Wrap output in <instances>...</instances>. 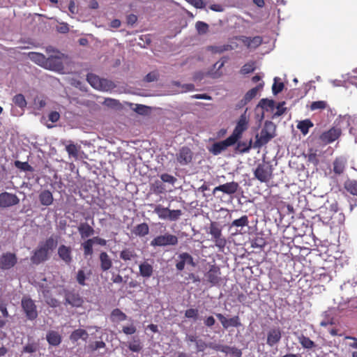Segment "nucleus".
Segmentation results:
<instances>
[{"label": "nucleus", "instance_id": "nucleus-1", "mask_svg": "<svg viewBox=\"0 0 357 357\" xmlns=\"http://www.w3.org/2000/svg\"><path fill=\"white\" fill-rule=\"evenodd\" d=\"M57 245V241L53 236L47 238L45 242L40 243L31 257V261L34 264H40L50 258V255Z\"/></svg>", "mask_w": 357, "mask_h": 357}, {"label": "nucleus", "instance_id": "nucleus-2", "mask_svg": "<svg viewBox=\"0 0 357 357\" xmlns=\"http://www.w3.org/2000/svg\"><path fill=\"white\" fill-rule=\"evenodd\" d=\"M275 127L273 122L266 121L264 127L261 129L259 137L257 135L256 136V141L255 143V147H261L266 144L275 136Z\"/></svg>", "mask_w": 357, "mask_h": 357}, {"label": "nucleus", "instance_id": "nucleus-3", "mask_svg": "<svg viewBox=\"0 0 357 357\" xmlns=\"http://www.w3.org/2000/svg\"><path fill=\"white\" fill-rule=\"evenodd\" d=\"M86 80L93 88L100 91H109L116 88V84L112 81L100 78L93 73L87 75Z\"/></svg>", "mask_w": 357, "mask_h": 357}, {"label": "nucleus", "instance_id": "nucleus-4", "mask_svg": "<svg viewBox=\"0 0 357 357\" xmlns=\"http://www.w3.org/2000/svg\"><path fill=\"white\" fill-rule=\"evenodd\" d=\"M208 233L211 234L212 241L220 250H223L227 245L226 238L223 236L222 228L216 222H211Z\"/></svg>", "mask_w": 357, "mask_h": 357}, {"label": "nucleus", "instance_id": "nucleus-5", "mask_svg": "<svg viewBox=\"0 0 357 357\" xmlns=\"http://www.w3.org/2000/svg\"><path fill=\"white\" fill-rule=\"evenodd\" d=\"M273 166L268 162L257 165L254 171L255 177L261 183H268L273 178Z\"/></svg>", "mask_w": 357, "mask_h": 357}, {"label": "nucleus", "instance_id": "nucleus-6", "mask_svg": "<svg viewBox=\"0 0 357 357\" xmlns=\"http://www.w3.org/2000/svg\"><path fill=\"white\" fill-rule=\"evenodd\" d=\"M178 237L169 233H165L155 237L150 243L153 247L175 246L178 244Z\"/></svg>", "mask_w": 357, "mask_h": 357}, {"label": "nucleus", "instance_id": "nucleus-7", "mask_svg": "<svg viewBox=\"0 0 357 357\" xmlns=\"http://www.w3.org/2000/svg\"><path fill=\"white\" fill-rule=\"evenodd\" d=\"M21 305L26 317L29 320L33 321L38 317L37 307L31 298L24 296L21 301Z\"/></svg>", "mask_w": 357, "mask_h": 357}, {"label": "nucleus", "instance_id": "nucleus-8", "mask_svg": "<svg viewBox=\"0 0 357 357\" xmlns=\"http://www.w3.org/2000/svg\"><path fill=\"white\" fill-rule=\"evenodd\" d=\"M248 121L245 116V112L241 115L237 124L233 131V133L230 135L231 138L236 142L238 139L242 136L244 131L248 129Z\"/></svg>", "mask_w": 357, "mask_h": 357}, {"label": "nucleus", "instance_id": "nucleus-9", "mask_svg": "<svg viewBox=\"0 0 357 357\" xmlns=\"http://www.w3.org/2000/svg\"><path fill=\"white\" fill-rule=\"evenodd\" d=\"M221 271L218 266L211 265L208 271L204 274L206 280L212 286L216 285L221 281Z\"/></svg>", "mask_w": 357, "mask_h": 357}, {"label": "nucleus", "instance_id": "nucleus-10", "mask_svg": "<svg viewBox=\"0 0 357 357\" xmlns=\"http://www.w3.org/2000/svg\"><path fill=\"white\" fill-rule=\"evenodd\" d=\"M236 142L230 136L226 139L214 143L209 149L208 151L214 155L220 154L222 151H225L229 146L234 145Z\"/></svg>", "mask_w": 357, "mask_h": 357}, {"label": "nucleus", "instance_id": "nucleus-11", "mask_svg": "<svg viewBox=\"0 0 357 357\" xmlns=\"http://www.w3.org/2000/svg\"><path fill=\"white\" fill-rule=\"evenodd\" d=\"M282 335V331L279 326L271 328L267 331L266 344L271 347L276 346L281 341Z\"/></svg>", "mask_w": 357, "mask_h": 357}, {"label": "nucleus", "instance_id": "nucleus-12", "mask_svg": "<svg viewBox=\"0 0 357 357\" xmlns=\"http://www.w3.org/2000/svg\"><path fill=\"white\" fill-rule=\"evenodd\" d=\"M17 262L15 254L11 252L3 253L0 255V269L9 270L14 267Z\"/></svg>", "mask_w": 357, "mask_h": 357}, {"label": "nucleus", "instance_id": "nucleus-13", "mask_svg": "<svg viewBox=\"0 0 357 357\" xmlns=\"http://www.w3.org/2000/svg\"><path fill=\"white\" fill-rule=\"evenodd\" d=\"M20 199L15 194L3 192L0 193V208H8L18 204Z\"/></svg>", "mask_w": 357, "mask_h": 357}, {"label": "nucleus", "instance_id": "nucleus-14", "mask_svg": "<svg viewBox=\"0 0 357 357\" xmlns=\"http://www.w3.org/2000/svg\"><path fill=\"white\" fill-rule=\"evenodd\" d=\"M215 316L220 321L222 327L225 329H228L229 327L238 328L241 326V323L238 316H234L229 319H227L222 314L220 313H216Z\"/></svg>", "mask_w": 357, "mask_h": 357}, {"label": "nucleus", "instance_id": "nucleus-15", "mask_svg": "<svg viewBox=\"0 0 357 357\" xmlns=\"http://www.w3.org/2000/svg\"><path fill=\"white\" fill-rule=\"evenodd\" d=\"M65 304L75 307H81L84 303L82 297L75 291H66L65 292Z\"/></svg>", "mask_w": 357, "mask_h": 357}, {"label": "nucleus", "instance_id": "nucleus-16", "mask_svg": "<svg viewBox=\"0 0 357 357\" xmlns=\"http://www.w3.org/2000/svg\"><path fill=\"white\" fill-rule=\"evenodd\" d=\"M239 188V184L237 182L231 181L220 185L215 187L213 190V194L215 195L217 192H222L227 195H234Z\"/></svg>", "mask_w": 357, "mask_h": 357}, {"label": "nucleus", "instance_id": "nucleus-17", "mask_svg": "<svg viewBox=\"0 0 357 357\" xmlns=\"http://www.w3.org/2000/svg\"><path fill=\"white\" fill-rule=\"evenodd\" d=\"M341 135V130L336 128H332L324 132L319 137L320 140L326 144H331L337 139Z\"/></svg>", "mask_w": 357, "mask_h": 357}, {"label": "nucleus", "instance_id": "nucleus-18", "mask_svg": "<svg viewBox=\"0 0 357 357\" xmlns=\"http://www.w3.org/2000/svg\"><path fill=\"white\" fill-rule=\"evenodd\" d=\"M185 264L191 265L195 267L196 266L194 262L193 257L188 252H182L178 256V260L176 264V268L178 271H182Z\"/></svg>", "mask_w": 357, "mask_h": 357}, {"label": "nucleus", "instance_id": "nucleus-19", "mask_svg": "<svg viewBox=\"0 0 357 357\" xmlns=\"http://www.w3.org/2000/svg\"><path fill=\"white\" fill-rule=\"evenodd\" d=\"M47 65L45 66L46 69L61 71L63 69V64L61 61V56H50L46 58Z\"/></svg>", "mask_w": 357, "mask_h": 357}, {"label": "nucleus", "instance_id": "nucleus-20", "mask_svg": "<svg viewBox=\"0 0 357 357\" xmlns=\"http://www.w3.org/2000/svg\"><path fill=\"white\" fill-rule=\"evenodd\" d=\"M176 159L181 165H186L192 161V152L187 146H183L176 155Z\"/></svg>", "mask_w": 357, "mask_h": 357}, {"label": "nucleus", "instance_id": "nucleus-21", "mask_svg": "<svg viewBox=\"0 0 357 357\" xmlns=\"http://www.w3.org/2000/svg\"><path fill=\"white\" fill-rule=\"evenodd\" d=\"M58 255L66 264H70L73 261L72 249L65 245H61L58 248Z\"/></svg>", "mask_w": 357, "mask_h": 357}, {"label": "nucleus", "instance_id": "nucleus-22", "mask_svg": "<svg viewBox=\"0 0 357 357\" xmlns=\"http://www.w3.org/2000/svg\"><path fill=\"white\" fill-rule=\"evenodd\" d=\"M100 268L102 272L109 271L113 265L112 260L106 252H101L99 255Z\"/></svg>", "mask_w": 357, "mask_h": 357}, {"label": "nucleus", "instance_id": "nucleus-23", "mask_svg": "<svg viewBox=\"0 0 357 357\" xmlns=\"http://www.w3.org/2000/svg\"><path fill=\"white\" fill-rule=\"evenodd\" d=\"M46 340L50 346L57 347L61 343L62 337L59 332L51 330L47 333Z\"/></svg>", "mask_w": 357, "mask_h": 357}, {"label": "nucleus", "instance_id": "nucleus-24", "mask_svg": "<svg viewBox=\"0 0 357 357\" xmlns=\"http://www.w3.org/2000/svg\"><path fill=\"white\" fill-rule=\"evenodd\" d=\"M131 232L135 236L144 237L149 233V227L146 222H142L135 226Z\"/></svg>", "mask_w": 357, "mask_h": 357}, {"label": "nucleus", "instance_id": "nucleus-25", "mask_svg": "<svg viewBox=\"0 0 357 357\" xmlns=\"http://www.w3.org/2000/svg\"><path fill=\"white\" fill-rule=\"evenodd\" d=\"M77 229L81 236V238L83 239L93 236L95 232L93 228L87 222L80 223L77 227Z\"/></svg>", "mask_w": 357, "mask_h": 357}, {"label": "nucleus", "instance_id": "nucleus-26", "mask_svg": "<svg viewBox=\"0 0 357 357\" xmlns=\"http://www.w3.org/2000/svg\"><path fill=\"white\" fill-rule=\"evenodd\" d=\"M28 57L37 65L44 68H45L47 60L44 54L39 52H31L28 53Z\"/></svg>", "mask_w": 357, "mask_h": 357}, {"label": "nucleus", "instance_id": "nucleus-27", "mask_svg": "<svg viewBox=\"0 0 357 357\" xmlns=\"http://www.w3.org/2000/svg\"><path fill=\"white\" fill-rule=\"evenodd\" d=\"M38 198L40 204L45 206H50L54 201L52 193L48 190L41 191Z\"/></svg>", "mask_w": 357, "mask_h": 357}, {"label": "nucleus", "instance_id": "nucleus-28", "mask_svg": "<svg viewBox=\"0 0 357 357\" xmlns=\"http://www.w3.org/2000/svg\"><path fill=\"white\" fill-rule=\"evenodd\" d=\"M243 44L248 48H257L262 43V38L261 36H255L253 38L244 36L242 39Z\"/></svg>", "mask_w": 357, "mask_h": 357}, {"label": "nucleus", "instance_id": "nucleus-29", "mask_svg": "<svg viewBox=\"0 0 357 357\" xmlns=\"http://www.w3.org/2000/svg\"><path fill=\"white\" fill-rule=\"evenodd\" d=\"M62 144L66 145V151L68 153L70 157H73L75 159H77L79 155V146L75 144L73 142L69 141L68 144H66V142H62Z\"/></svg>", "mask_w": 357, "mask_h": 357}, {"label": "nucleus", "instance_id": "nucleus-30", "mask_svg": "<svg viewBox=\"0 0 357 357\" xmlns=\"http://www.w3.org/2000/svg\"><path fill=\"white\" fill-rule=\"evenodd\" d=\"M88 337L89 334L86 330L79 328L72 332L70 340L73 342H77L79 339L86 341Z\"/></svg>", "mask_w": 357, "mask_h": 357}, {"label": "nucleus", "instance_id": "nucleus-31", "mask_svg": "<svg viewBox=\"0 0 357 357\" xmlns=\"http://www.w3.org/2000/svg\"><path fill=\"white\" fill-rule=\"evenodd\" d=\"M139 273L144 278H150L153 272V266L146 261L142 263L139 266Z\"/></svg>", "mask_w": 357, "mask_h": 357}, {"label": "nucleus", "instance_id": "nucleus-32", "mask_svg": "<svg viewBox=\"0 0 357 357\" xmlns=\"http://www.w3.org/2000/svg\"><path fill=\"white\" fill-rule=\"evenodd\" d=\"M264 83H260L257 86L249 90L244 96V104H248L254 98L256 97L259 90L263 88Z\"/></svg>", "mask_w": 357, "mask_h": 357}, {"label": "nucleus", "instance_id": "nucleus-33", "mask_svg": "<svg viewBox=\"0 0 357 357\" xmlns=\"http://www.w3.org/2000/svg\"><path fill=\"white\" fill-rule=\"evenodd\" d=\"M93 241L92 238H88L82 243L81 246L83 249L84 256V257H87L89 256L91 257L93 254Z\"/></svg>", "mask_w": 357, "mask_h": 357}, {"label": "nucleus", "instance_id": "nucleus-34", "mask_svg": "<svg viewBox=\"0 0 357 357\" xmlns=\"http://www.w3.org/2000/svg\"><path fill=\"white\" fill-rule=\"evenodd\" d=\"M119 257L123 261H128L135 259L137 255L133 249L125 248L121 251Z\"/></svg>", "mask_w": 357, "mask_h": 357}, {"label": "nucleus", "instance_id": "nucleus-35", "mask_svg": "<svg viewBox=\"0 0 357 357\" xmlns=\"http://www.w3.org/2000/svg\"><path fill=\"white\" fill-rule=\"evenodd\" d=\"M346 160L341 158H336L333 162V172L336 174H341L345 169Z\"/></svg>", "mask_w": 357, "mask_h": 357}, {"label": "nucleus", "instance_id": "nucleus-36", "mask_svg": "<svg viewBox=\"0 0 357 357\" xmlns=\"http://www.w3.org/2000/svg\"><path fill=\"white\" fill-rule=\"evenodd\" d=\"M321 317L322 320L320 322L321 326L326 327L327 326L335 324L334 317L329 311H325Z\"/></svg>", "mask_w": 357, "mask_h": 357}, {"label": "nucleus", "instance_id": "nucleus-37", "mask_svg": "<svg viewBox=\"0 0 357 357\" xmlns=\"http://www.w3.org/2000/svg\"><path fill=\"white\" fill-rule=\"evenodd\" d=\"M127 318V315L119 308L114 309L111 312V320L113 322L123 321Z\"/></svg>", "mask_w": 357, "mask_h": 357}, {"label": "nucleus", "instance_id": "nucleus-38", "mask_svg": "<svg viewBox=\"0 0 357 357\" xmlns=\"http://www.w3.org/2000/svg\"><path fill=\"white\" fill-rule=\"evenodd\" d=\"M313 127V123L310 119H305L298 122L297 128L304 135H307L309 129Z\"/></svg>", "mask_w": 357, "mask_h": 357}, {"label": "nucleus", "instance_id": "nucleus-39", "mask_svg": "<svg viewBox=\"0 0 357 357\" xmlns=\"http://www.w3.org/2000/svg\"><path fill=\"white\" fill-rule=\"evenodd\" d=\"M298 342L304 349H311L316 347L314 342L311 340L308 337L301 335L298 337Z\"/></svg>", "mask_w": 357, "mask_h": 357}, {"label": "nucleus", "instance_id": "nucleus-40", "mask_svg": "<svg viewBox=\"0 0 357 357\" xmlns=\"http://www.w3.org/2000/svg\"><path fill=\"white\" fill-rule=\"evenodd\" d=\"M249 224L248 217L246 215L241 216L238 219L234 220L229 225L230 228L232 227H241L248 226Z\"/></svg>", "mask_w": 357, "mask_h": 357}, {"label": "nucleus", "instance_id": "nucleus-41", "mask_svg": "<svg viewBox=\"0 0 357 357\" xmlns=\"http://www.w3.org/2000/svg\"><path fill=\"white\" fill-rule=\"evenodd\" d=\"M168 208L163 207L161 204L155 206L153 212L156 213L161 220H167L168 215Z\"/></svg>", "mask_w": 357, "mask_h": 357}, {"label": "nucleus", "instance_id": "nucleus-42", "mask_svg": "<svg viewBox=\"0 0 357 357\" xmlns=\"http://www.w3.org/2000/svg\"><path fill=\"white\" fill-rule=\"evenodd\" d=\"M344 188L350 194L357 196V181L349 180L346 181Z\"/></svg>", "mask_w": 357, "mask_h": 357}, {"label": "nucleus", "instance_id": "nucleus-43", "mask_svg": "<svg viewBox=\"0 0 357 357\" xmlns=\"http://www.w3.org/2000/svg\"><path fill=\"white\" fill-rule=\"evenodd\" d=\"M13 102L15 105L22 109L26 107L27 105L25 97L22 93L15 95L13 98Z\"/></svg>", "mask_w": 357, "mask_h": 357}, {"label": "nucleus", "instance_id": "nucleus-44", "mask_svg": "<svg viewBox=\"0 0 357 357\" xmlns=\"http://www.w3.org/2000/svg\"><path fill=\"white\" fill-rule=\"evenodd\" d=\"M230 49H231V47L229 45H223L220 46L211 45L207 47L208 50L211 51L212 53L214 54H220L225 51H228Z\"/></svg>", "mask_w": 357, "mask_h": 357}, {"label": "nucleus", "instance_id": "nucleus-45", "mask_svg": "<svg viewBox=\"0 0 357 357\" xmlns=\"http://www.w3.org/2000/svg\"><path fill=\"white\" fill-rule=\"evenodd\" d=\"M182 211L180 209L172 210L168 208V215L167 220L169 221H177L182 215Z\"/></svg>", "mask_w": 357, "mask_h": 357}, {"label": "nucleus", "instance_id": "nucleus-46", "mask_svg": "<svg viewBox=\"0 0 357 357\" xmlns=\"http://www.w3.org/2000/svg\"><path fill=\"white\" fill-rule=\"evenodd\" d=\"M15 166L24 172H33L34 169L27 162L15 161Z\"/></svg>", "mask_w": 357, "mask_h": 357}, {"label": "nucleus", "instance_id": "nucleus-47", "mask_svg": "<svg viewBox=\"0 0 357 357\" xmlns=\"http://www.w3.org/2000/svg\"><path fill=\"white\" fill-rule=\"evenodd\" d=\"M327 102L325 100L314 101L310 105V109L312 111L317 109H324L327 107Z\"/></svg>", "mask_w": 357, "mask_h": 357}, {"label": "nucleus", "instance_id": "nucleus-48", "mask_svg": "<svg viewBox=\"0 0 357 357\" xmlns=\"http://www.w3.org/2000/svg\"><path fill=\"white\" fill-rule=\"evenodd\" d=\"M251 145L252 140H250L249 143L240 142L237 144L236 150L240 153L248 152L251 148Z\"/></svg>", "mask_w": 357, "mask_h": 357}, {"label": "nucleus", "instance_id": "nucleus-49", "mask_svg": "<svg viewBox=\"0 0 357 357\" xmlns=\"http://www.w3.org/2000/svg\"><path fill=\"white\" fill-rule=\"evenodd\" d=\"M86 279L87 277L84 271L82 269L78 270L76 275V280L78 282V284L82 286H85Z\"/></svg>", "mask_w": 357, "mask_h": 357}, {"label": "nucleus", "instance_id": "nucleus-50", "mask_svg": "<svg viewBox=\"0 0 357 357\" xmlns=\"http://www.w3.org/2000/svg\"><path fill=\"white\" fill-rule=\"evenodd\" d=\"M307 160L314 165H317L319 163V159L317 158V150L310 149L307 153Z\"/></svg>", "mask_w": 357, "mask_h": 357}, {"label": "nucleus", "instance_id": "nucleus-51", "mask_svg": "<svg viewBox=\"0 0 357 357\" xmlns=\"http://www.w3.org/2000/svg\"><path fill=\"white\" fill-rule=\"evenodd\" d=\"M195 27L199 34H204L208 31V25L202 21H198L195 24Z\"/></svg>", "mask_w": 357, "mask_h": 357}, {"label": "nucleus", "instance_id": "nucleus-52", "mask_svg": "<svg viewBox=\"0 0 357 357\" xmlns=\"http://www.w3.org/2000/svg\"><path fill=\"white\" fill-rule=\"evenodd\" d=\"M128 348L133 352H139L142 350V346L139 339L134 340L132 342L129 343Z\"/></svg>", "mask_w": 357, "mask_h": 357}, {"label": "nucleus", "instance_id": "nucleus-53", "mask_svg": "<svg viewBox=\"0 0 357 357\" xmlns=\"http://www.w3.org/2000/svg\"><path fill=\"white\" fill-rule=\"evenodd\" d=\"M199 316V311L195 308H190L185 310V317L188 319L197 320Z\"/></svg>", "mask_w": 357, "mask_h": 357}, {"label": "nucleus", "instance_id": "nucleus-54", "mask_svg": "<svg viewBox=\"0 0 357 357\" xmlns=\"http://www.w3.org/2000/svg\"><path fill=\"white\" fill-rule=\"evenodd\" d=\"M38 349V344L35 342L28 343L23 347V352L32 354L36 352Z\"/></svg>", "mask_w": 357, "mask_h": 357}, {"label": "nucleus", "instance_id": "nucleus-55", "mask_svg": "<svg viewBox=\"0 0 357 357\" xmlns=\"http://www.w3.org/2000/svg\"><path fill=\"white\" fill-rule=\"evenodd\" d=\"M106 344L103 341H96L89 344V348L91 351H95L98 349L105 348Z\"/></svg>", "mask_w": 357, "mask_h": 357}, {"label": "nucleus", "instance_id": "nucleus-56", "mask_svg": "<svg viewBox=\"0 0 357 357\" xmlns=\"http://www.w3.org/2000/svg\"><path fill=\"white\" fill-rule=\"evenodd\" d=\"M255 68L254 63H245L244 66H243L240 72L243 75H246V74L253 72L255 70Z\"/></svg>", "mask_w": 357, "mask_h": 357}, {"label": "nucleus", "instance_id": "nucleus-57", "mask_svg": "<svg viewBox=\"0 0 357 357\" xmlns=\"http://www.w3.org/2000/svg\"><path fill=\"white\" fill-rule=\"evenodd\" d=\"M227 348L226 349L225 354H230L234 357H241L242 356V351L241 349L236 348V347H231L227 346Z\"/></svg>", "mask_w": 357, "mask_h": 357}, {"label": "nucleus", "instance_id": "nucleus-58", "mask_svg": "<svg viewBox=\"0 0 357 357\" xmlns=\"http://www.w3.org/2000/svg\"><path fill=\"white\" fill-rule=\"evenodd\" d=\"M266 245L265 240L261 237H257L252 241V248H261L264 247Z\"/></svg>", "mask_w": 357, "mask_h": 357}, {"label": "nucleus", "instance_id": "nucleus-59", "mask_svg": "<svg viewBox=\"0 0 357 357\" xmlns=\"http://www.w3.org/2000/svg\"><path fill=\"white\" fill-rule=\"evenodd\" d=\"M161 180L165 183L174 184L176 181V178L168 174H162L160 175Z\"/></svg>", "mask_w": 357, "mask_h": 357}, {"label": "nucleus", "instance_id": "nucleus-60", "mask_svg": "<svg viewBox=\"0 0 357 357\" xmlns=\"http://www.w3.org/2000/svg\"><path fill=\"white\" fill-rule=\"evenodd\" d=\"M149 107L143 105H136L134 111L139 114L144 115L149 112Z\"/></svg>", "mask_w": 357, "mask_h": 357}, {"label": "nucleus", "instance_id": "nucleus-61", "mask_svg": "<svg viewBox=\"0 0 357 357\" xmlns=\"http://www.w3.org/2000/svg\"><path fill=\"white\" fill-rule=\"evenodd\" d=\"M276 79L277 78H275V82L272 86V91L275 95L280 93L284 89V84L282 82L276 83Z\"/></svg>", "mask_w": 357, "mask_h": 357}, {"label": "nucleus", "instance_id": "nucleus-62", "mask_svg": "<svg viewBox=\"0 0 357 357\" xmlns=\"http://www.w3.org/2000/svg\"><path fill=\"white\" fill-rule=\"evenodd\" d=\"M208 347H210L211 349H212L213 350L219 351H221L223 353H225L226 349H228L227 345H222V344H213V343H210L208 344Z\"/></svg>", "mask_w": 357, "mask_h": 357}, {"label": "nucleus", "instance_id": "nucleus-63", "mask_svg": "<svg viewBox=\"0 0 357 357\" xmlns=\"http://www.w3.org/2000/svg\"><path fill=\"white\" fill-rule=\"evenodd\" d=\"M188 3L193 6L196 8H204L205 3L203 0H185Z\"/></svg>", "mask_w": 357, "mask_h": 357}, {"label": "nucleus", "instance_id": "nucleus-64", "mask_svg": "<svg viewBox=\"0 0 357 357\" xmlns=\"http://www.w3.org/2000/svg\"><path fill=\"white\" fill-rule=\"evenodd\" d=\"M104 104L110 107H116L120 105V102L112 98H106L104 101Z\"/></svg>", "mask_w": 357, "mask_h": 357}]
</instances>
